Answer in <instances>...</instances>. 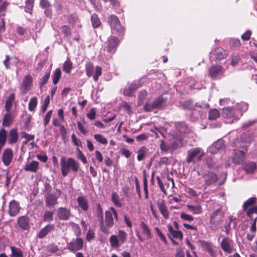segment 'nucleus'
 <instances>
[{
  "instance_id": "5",
  "label": "nucleus",
  "mask_w": 257,
  "mask_h": 257,
  "mask_svg": "<svg viewBox=\"0 0 257 257\" xmlns=\"http://www.w3.org/2000/svg\"><path fill=\"white\" fill-rule=\"evenodd\" d=\"M114 224L112 212L110 211H106L105 212V224L104 223L103 217H102V223L99 221V225L102 231L104 233H109V228H111Z\"/></svg>"
},
{
  "instance_id": "56",
  "label": "nucleus",
  "mask_w": 257,
  "mask_h": 257,
  "mask_svg": "<svg viewBox=\"0 0 257 257\" xmlns=\"http://www.w3.org/2000/svg\"><path fill=\"white\" fill-rule=\"evenodd\" d=\"M52 112H53L52 110H50L47 112L46 116L44 119V125L45 126H46L49 123L51 118L52 115Z\"/></svg>"
},
{
  "instance_id": "46",
  "label": "nucleus",
  "mask_w": 257,
  "mask_h": 257,
  "mask_svg": "<svg viewBox=\"0 0 257 257\" xmlns=\"http://www.w3.org/2000/svg\"><path fill=\"white\" fill-rule=\"evenodd\" d=\"M53 219V213L50 211H45L43 216V220L45 222H50Z\"/></svg>"
},
{
  "instance_id": "30",
  "label": "nucleus",
  "mask_w": 257,
  "mask_h": 257,
  "mask_svg": "<svg viewBox=\"0 0 257 257\" xmlns=\"http://www.w3.org/2000/svg\"><path fill=\"white\" fill-rule=\"evenodd\" d=\"M140 228L143 234L147 236V238L149 239L152 237L151 231L148 226L144 221L141 222Z\"/></svg>"
},
{
  "instance_id": "17",
  "label": "nucleus",
  "mask_w": 257,
  "mask_h": 257,
  "mask_svg": "<svg viewBox=\"0 0 257 257\" xmlns=\"http://www.w3.org/2000/svg\"><path fill=\"white\" fill-rule=\"evenodd\" d=\"M20 207L19 203L13 200L9 203V214L11 216H16L20 210Z\"/></svg>"
},
{
  "instance_id": "12",
  "label": "nucleus",
  "mask_w": 257,
  "mask_h": 257,
  "mask_svg": "<svg viewBox=\"0 0 257 257\" xmlns=\"http://www.w3.org/2000/svg\"><path fill=\"white\" fill-rule=\"evenodd\" d=\"M220 247L223 251L227 253H231L234 250L232 240L228 237H224L220 242Z\"/></svg>"
},
{
  "instance_id": "10",
  "label": "nucleus",
  "mask_w": 257,
  "mask_h": 257,
  "mask_svg": "<svg viewBox=\"0 0 257 257\" xmlns=\"http://www.w3.org/2000/svg\"><path fill=\"white\" fill-rule=\"evenodd\" d=\"M61 195V191L57 189L56 193H47L45 196L46 206L48 207L54 206L58 203L57 200Z\"/></svg>"
},
{
  "instance_id": "47",
  "label": "nucleus",
  "mask_w": 257,
  "mask_h": 257,
  "mask_svg": "<svg viewBox=\"0 0 257 257\" xmlns=\"http://www.w3.org/2000/svg\"><path fill=\"white\" fill-rule=\"evenodd\" d=\"M256 198L255 197H251L244 202L243 204V210H246L247 208L255 203Z\"/></svg>"
},
{
  "instance_id": "27",
  "label": "nucleus",
  "mask_w": 257,
  "mask_h": 257,
  "mask_svg": "<svg viewBox=\"0 0 257 257\" xmlns=\"http://www.w3.org/2000/svg\"><path fill=\"white\" fill-rule=\"evenodd\" d=\"M256 169V163L253 162H249L244 166V170L247 174L252 173Z\"/></svg>"
},
{
  "instance_id": "55",
  "label": "nucleus",
  "mask_w": 257,
  "mask_h": 257,
  "mask_svg": "<svg viewBox=\"0 0 257 257\" xmlns=\"http://www.w3.org/2000/svg\"><path fill=\"white\" fill-rule=\"evenodd\" d=\"M230 45L231 48L236 49L241 45L240 41L238 39H233L230 41Z\"/></svg>"
},
{
  "instance_id": "16",
  "label": "nucleus",
  "mask_w": 257,
  "mask_h": 257,
  "mask_svg": "<svg viewBox=\"0 0 257 257\" xmlns=\"http://www.w3.org/2000/svg\"><path fill=\"white\" fill-rule=\"evenodd\" d=\"M234 155L232 157V162L236 165H238L241 163L245 156V154L242 151L239 150H234Z\"/></svg>"
},
{
  "instance_id": "45",
  "label": "nucleus",
  "mask_w": 257,
  "mask_h": 257,
  "mask_svg": "<svg viewBox=\"0 0 257 257\" xmlns=\"http://www.w3.org/2000/svg\"><path fill=\"white\" fill-rule=\"evenodd\" d=\"M118 195L116 192H113L111 194V201L113 204L117 207H120L122 206L121 203L119 201Z\"/></svg>"
},
{
  "instance_id": "52",
  "label": "nucleus",
  "mask_w": 257,
  "mask_h": 257,
  "mask_svg": "<svg viewBox=\"0 0 257 257\" xmlns=\"http://www.w3.org/2000/svg\"><path fill=\"white\" fill-rule=\"evenodd\" d=\"M147 95V92L146 90H141L139 92L138 94V99L139 103L141 105L143 103V101L146 98Z\"/></svg>"
},
{
  "instance_id": "40",
  "label": "nucleus",
  "mask_w": 257,
  "mask_h": 257,
  "mask_svg": "<svg viewBox=\"0 0 257 257\" xmlns=\"http://www.w3.org/2000/svg\"><path fill=\"white\" fill-rule=\"evenodd\" d=\"M78 205L83 210H87L88 209L87 202L85 198L83 197H79L77 198Z\"/></svg>"
},
{
  "instance_id": "59",
  "label": "nucleus",
  "mask_w": 257,
  "mask_h": 257,
  "mask_svg": "<svg viewBox=\"0 0 257 257\" xmlns=\"http://www.w3.org/2000/svg\"><path fill=\"white\" fill-rule=\"evenodd\" d=\"M78 19L76 15L71 14L68 16V21L69 24L71 25H74L78 21Z\"/></svg>"
},
{
  "instance_id": "50",
  "label": "nucleus",
  "mask_w": 257,
  "mask_h": 257,
  "mask_svg": "<svg viewBox=\"0 0 257 257\" xmlns=\"http://www.w3.org/2000/svg\"><path fill=\"white\" fill-rule=\"evenodd\" d=\"M146 148L145 147H142L138 151L137 159L138 161H141L144 158L146 154Z\"/></svg>"
},
{
  "instance_id": "24",
  "label": "nucleus",
  "mask_w": 257,
  "mask_h": 257,
  "mask_svg": "<svg viewBox=\"0 0 257 257\" xmlns=\"http://www.w3.org/2000/svg\"><path fill=\"white\" fill-rule=\"evenodd\" d=\"M18 140V134L16 128H13L9 132L8 143L9 144L16 143Z\"/></svg>"
},
{
  "instance_id": "41",
  "label": "nucleus",
  "mask_w": 257,
  "mask_h": 257,
  "mask_svg": "<svg viewBox=\"0 0 257 257\" xmlns=\"http://www.w3.org/2000/svg\"><path fill=\"white\" fill-rule=\"evenodd\" d=\"M176 129L181 133H186L187 131L188 127L187 125L182 122H178L175 123Z\"/></svg>"
},
{
  "instance_id": "38",
  "label": "nucleus",
  "mask_w": 257,
  "mask_h": 257,
  "mask_svg": "<svg viewBox=\"0 0 257 257\" xmlns=\"http://www.w3.org/2000/svg\"><path fill=\"white\" fill-rule=\"evenodd\" d=\"M34 2L35 0H26V5L25 7V11L26 13H28L31 15L32 14Z\"/></svg>"
},
{
  "instance_id": "23",
  "label": "nucleus",
  "mask_w": 257,
  "mask_h": 257,
  "mask_svg": "<svg viewBox=\"0 0 257 257\" xmlns=\"http://www.w3.org/2000/svg\"><path fill=\"white\" fill-rule=\"evenodd\" d=\"M18 223L22 229L25 230L29 229V219L27 216H23L19 217L18 220Z\"/></svg>"
},
{
  "instance_id": "18",
  "label": "nucleus",
  "mask_w": 257,
  "mask_h": 257,
  "mask_svg": "<svg viewBox=\"0 0 257 257\" xmlns=\"http://www.w3.org/2000/svg\"><path fill=\"white\" fill-rule=\"evenodd\" d=\"M13 157V151L11 149H6L3 153L2 160L4 164L8 166L11 162Z\"/></svg>"
},
{
  "instance_id": "14",
  "label": "nucleus",
  "mask_w": 257,
  "mask_h": 257,
  "mask_svg": "<svg viewBox=\"0 0 257 257\" xmlns=\"http://www.w3.org/2000/svg\"><path fill=\"white\" fill-rule=\"evenodd\" d=\"M119 43V40L116 36H110L107 40V51L110 53H114Z\"/></svg>"
},
{
  "instance_id": "21",
  "label": "nucleus",
  "mask_w": 257,
  "mask_h": 257,
  "mask_svg": "<svg viewBox=\"0 0 257 257\" xmlns=\"http://www.w3.org/2000/svg\"><path fill=\"white\" fill-rule=\"evenodd\" d=\"M54 229V225L53 224L47 225L45 227L41 229L37 235V237L39 238H43L49 233L53 231Z\"/></svg>"
},
{
  "instance_id": "22",
  "label": "nucleus",
  "mask_w": 257,
  "mask_h": 257,
  "mask_svg": "<svg viewBox=\"0 0 257 257\" xmlns=\"http://www.w3.org/2000/svg\"><path fill=\"white\" fill-rule=\"evenodd\" d=\"M141 86L139 84L132 83L127 88L123 90V94L125 96H131L133 93Z\"/></svg>"
},
{
  "instance_id": "60",
  "label": "nucleus",
  "mask_w": 257,
  "mask_h": 257,
  "mask_svg": "<svg viewBox=\"0 0 257 257\" xmlns=\"http://www.w3.org/2000/svg\"><path fill=\"white\" fill-rule=\"evenodd\" d=\"M240 58L239 55L236 54L232 55L231 57V65L233 66L237 65L240 61Z\"/></svg>"
},
{
  "instance_id": "20",
  "label": "nucleus",
  "mask_w": 257,
  "mask_h": 257,
  "mask_svg": "<svg viewBox=\"0 0 257 257\" xmlns=\"http://www.w3.org/2000/svg\"><path fill=\"white\" fill-rule=\"evenodd\" d=\"M158 206L159 209L165 219L169 217V212L166 205L165 200L163 199L159 200L158 202Z\"/></svg>"
},
{
  "instance_id": "44",
  "label": "nucleus",
  "mask_w": 257,
  "mask_h": 257,
  "mask_svg": "<svg viewBox=\"0 0 257 257\" xmlns=\"http://www.w3.org/2000/svg\"><path fill=\"white\" fill-rule=\"evenodd\" d=\"M94 138L97 142L102 145H106L108 143L107 139L101 134H95Z\"/></svg>"
},
{
  "instance_id": "2",
  "label": "nucleus",
  "mask_w": 257,
  "mask_h": 257,
  "mask_svg": "<svg viewBox=\"0 0 257 257\" xmlns=\"http://www.w3.org/2000/svg\"><path fill=\"white\" fill-rule=\"evenodd\" d=\"M205 155L204 151L200 148H194L187 152L186 161L188 164L193 163L196 164L200 162Z\"/></svg>"
},
{
  "instance_id": "29",
  "label": "nucleus",
  "mask_w": 257,
  "mask_h": 257,
  "mask_svg": "<svg viewBox=\"0 0 257 257\" xmlns=\"http://www.w3.org/2000/svg\"><path fill=\"white\" fill-rule=\"evenodd\" d=\"M170 234L176 238H179L180 240L183 238V234L181 231L175 230L171 225L168 226Z\"/></svg>"
},
{
  "instance_id": "33",
  "label": "nucleus",
  "mask_w": 257,
  "mask_h": 257,
  "mask_svg": "<svg viewBox=\"0 0 257 257\" xmlns=\"http://www.w3.org/2000/svg\"><path fill=\"white\" fill-rule=\"evenodd\" d=\"M62 75L61 70L60 68H57L52 75L53 83L56 85L59 81Z\"/></svg>"
},
{
  "instance_id": "49",
  "label": "nucleus",
  "mask_w": 257,
  "mask_h": 257,
  "mask_svg": "<svg viewBox=\"0 0 257 257\" xmlns=\"http://www.w3.org/2000/svg\"><path fill=\"white\" fill-rule=\"evenodd\" d=\"M50 96L47 95L44 100L43 105L41 107V110L43 113L46 112L50 103Z\"/></svg>"
},
{
  "instance_id": "25",
  "label": "nucleus",
  "mask_w": 257,
  "mask_h": 257,
  "mask_svg": "<svg viewBox=\"0 0 257 257\" xmlns=\"http://www.w3.org/2000/svg\"><path fill=\"white\" fill-rule=\"evenodd\" d=\"M235 109L234 108L227 106L222 109V116L227 118H230L234 116Z\"/></svg>"
},
{
  "instance_id": "19",
  "label": "nucleus",
  "mask_w": 257,
  "mask_h": 257,
  "mask_svg": "<svg viewBox=\"0 0 257 257\" xmlns=\"http://www.w3.org/2000/svg\"><path fill=\"white\" fill-rule=\"evenodd\" d=\"M213 55L214 56L215 59L217 60H221L225 59L228 54L227 51L222 48L217 47L216 48L213 52Z\"/></svg>"
},
{
  "instance_id": "4",
  "label": "nucleus",
  "mask_w": 257,
  "mask_h": 257,
  "mask_svg": "<svg viewBox=\"0 0 257 257\" xmlns=\"http://www.w3.org/2000/svg\"><path fill=\"white\" fill-rule=\"evenodd\" d=\"M223 217V213L220 208L216 209L211 216L209 227L212 230H216L221 222Z\"/></svg>"
},
{
  "instance_id": "13",
  "label": "nucleus",
  "mask_w": 257,
  "mask_h": 257,
  "mask_svg": "<svg viewBox=\"0 0 257 257\" xmlns=\"http://www.w3.org/2000/svg\"><path fill=\"white\" fill-rule=\"evenodd\" d=\"M83 246V240L82 238L78 237L72 240L67 245V248L70 251L76 252L81 249Z\"/></svg>"
},
{
  "instance_id": "43",
  "label": "nucleus",
  "mask_w": 257,
  "mask_h": 257,
  "mask_svg": "<svg viewBox=\"0 0 257 257\" xmlns=\"http://www.w3.org/2000/svg\"><path fill=\"white\" fill-rule=\"evenodd\" d=\"M220 116V113L217 109H211L208 114V118L210 120H215Z\"/></svg>"
},
{
  "instance_id": "42",
  "label": "nucleus",
  "mask_w": 257,
  "mask_h": 257,
  "mask_svg": "<svg viewBox=\"0 0 257 257\" xmlns=\"http://www.w3.org/2000/svg\"><path fill=\"white\" fill-rule=\"evenodd\" d=\"M38 104V98L37 97H33L31 98L29 103L28 108L31 111H34Z\"/></svg>"
},
{
  "instance_id": "57",
  "label": "nucleus",
  "mask_w": 257,
  "mask_h": 257,
  "mask_svg": "<svg viewBox=\"0 0 257 257\" xmlns=\"http://www.w3.org/2000/svg\"><path fill=\"white\" fill-rule=\"evenodd\" d=\"M50 71H49L48 72L46 73L45 75L42 78L41 81L40 83V87L44 86L47 83L48 80L50 78Z\"/></svg>"
},
{
  "instance_id": "62",
  "label": "nucleus",
  "mask_w": 257,
  "mask_h": 257,
  "mask_svg": "<svg viewBox=\"0 0 257 257\" xmlns=\"http://www.w3.org/2000/svg\"><path fill=\"white\" fill-rule=\"evenodd\" d=\"M170 163V159L166 157H162L159 162V164L160 166L163 165H168Z\"/></svg>"
},
{
  "instance_id": "39",
  "label": "nucleus",
  "mask_w": 257,
  "mask_h": 257,
  "mask_svg": "<svg viewBox=\"0 0 257 257\" xmlns=\"http://www.w3.org/2000/svg\"><path fill=\"white\" fill-rule=\"evenodd\" d=\"M22 138L25 139V140L23 142V145H26L31 141H33L35 138L34 135H30L25 132H21Z\"/></svg>"
},
{
  "instance_id": "35",
  "label": "nucleus",
  "mask_w": 257,
  "mask_h": 257,
  "mask_svg": "<svg viewBox=\"0 0 257 257\" xmlns=\"http://www.w3.org/2000/svg\"><path fill=\"white\" fill-rule=\"evenodd\" d=\"M187 209L194 214H200L202 212V208L200 205H192L190 204L186 205Z\"/></svg>"
},
{
  "instance_id": "58",
  "label": "nucleus",
  "mask_w": 257,
  "mask_h": 257,
  "mask_svg": "<svg viewBox=\"0 0 257 257\" xmlns=\"http://www.w3.org/2000/svg\"><path fill=\"white\" fill-rule=\"evenodd\" d=\"M86 116L91 120L95 119L96 117L95 108H91L89 112L86 114Z\"/></svg>"
},
{
  "instance_id": "36",
  "label": "nucleus",
  "mask_w": 257,
  "mask_h": 257,
  "mask_svg": "<svg viewBox=\"0 0 257 257\" xmlns=\"http://www.w3.org/2000/svg\"><path fill=\"white\" fill-rule=\"evenodd\" d=\"M72 68L73 63L70 59L68 58L63 65V70L65 73L70 74Z\"/></svg>"
},
{
  "instance_id": "6",
  "label": "nucleus",
  "mask_w": 257,
  "mask_h": 257,
  "mask_svg": "<svg viewBox=\"0 0 257 257\" xmlns=\"http://www.w3.org/2000/svg\"><path fill=\"white\" fill-rule=\"evenodd\" d=\"M85 68L86 75L89 77L93 76L94 81L97 82L99 77L102 74V69L101 67L99 66H96L95 73L93 75L94 65L92 62H88L86 63Z\"/></svg>"
},
{
  "instance_id": "63",
  "label": "nucleus",
  "mask_w": 257,
  "mask_h": 257,
  "mask_svg": "<svg viewBox=\"0 0 257 257\" xmlns=\"http://www.w3.org/2000/svg\"><path fill=\"white\" fill-rule=\"evenodd\" d=\"M72 141L74 145L76 147L81 146V142L80 140L77 139L76 136L74 134L71 136Z\"/></svg>"
},
{
  "instance_id": "7",
  "label": "nucleus",
  "mask_w": 257,
  "mask_h": 257,
  "mask_svg": "<svg viewBox=\"0 0 257 257\" xmlns=\"http://www.w3.org/2000/svg\"><path fill=\"white\" fill-rule=\"evenodd\" d=\"M108 22L111 29L115 31L120 35H123L124 33V28L121 26L118 17L112 15L108 17Z\"/></svg>"
},
{
  "instance_id": "54",
  "label": "nucleus",
  "mask_w": 257,
  "mask_h": 257,
  "mask_svg": "<svg viewBox=\"0 0 257 257\" xmlns=\"http://www.w3.org/2000/svg\"><path fill=\"white\" fill-rule=\"evenodd\" d=\"M62 33L66 37H69L71 35V30L70 27L64 25L62 27Z\"/></svg>"
},
{
  "instance_id": "51",
  "label": "nucleus",
  "mask_w": 257,
  "mask_h": 257,
  "mask_svg": "<svg viewBox=\"0 0 257 257\" xmlns=\"http://www.w3.org/2000/svg\"><path fill=\"white\" fill-rule=\"evenodd\" d=\"M77 159L82 161L83 164H86L87 163V161L86 157L83 154L82 152L78 148L77 149Z\"/></svg>"
},
{
  "instance_id": "3",
  "label": "nucleus",
  "mask_w": 257,
  "mask_h": 257,
  "mask_svg": "<svg viewBox=\"0 0 257 257\" xmlns=\"http://www.w3.org/2000/svg\"><path fill=\"white\" fill-rule=\"evenodd\" d=\"M126 233L119 230L117 235H112L110 236L109 241L110 246L113 248H117L120 244L124 243L126 240Z\"/></svg>"
},
{
  "instance_id": "15",
  "label": "nucleus",
  "mask_w": 257,
  "mask_h": 257,
  "mask_svg": "<svg viewBox=\"0 0 257 257\" xmlns=\"http://www.w3.org/2000/svg\"><path fill=\"white\" fill-rule=\"evenodd\" d=\"M57 216L60 220H67L71 216V211L66 207H59L56 211Z\"/></svg>"
},
{
  "instance_id": "53",
  "label": "nucleus",
  "mask_w": 257,
  "mask_h": 257,
  "mask_svg": "<svg viewBox=\"0 0 257 257\" xmlns=\"http://www.w3.org/2000/svg\"><path fill=\"white\" fill-rule=\"evenodd\" d=\"M70 224L75 234L77 236H80L81 234V230L79 225L74 222H70Z\"/></svg>"
},
{
  "instance_id": "11",
  "label": "nucleus",
  "mask_w": 257,
  "mask_h": 257,
  "mask_svg": "<svg viewBox=\"0 0 257 257\" xmlns=\"http://www.w3.org/2000/svg\"><path fill=\"white\" fill-rule=\"evenodd\" d=\"M209 75L213 80L220 78L224 73L223 67L220 65H212L208 70Z\"/></svg>"
},
{
  "instance_id": "34",
  "label": "nucleus",
  "mask_w": 257,
  "mask_h": 257,
  "mask_svg": "<svg viewBox=\"0 0 257 257\" xmlns=\"http://www.w3.org/2000/svg\"><path fill=\"white\" fill-rule=\"evenodd\" d=\"M91 22L93 28L95 29L99 27L101 25V21L98 15L96 14H93L91 16Z\"/></svg>"
},
{
  "instance_id": "31",
  "label": "nucleus",
  "mask_w": 257,
  "mask_h": 257,
  "mask_svg": "<svg viewBox=\"0 0 257 257\" xmlns=\"http://www.w3.org/2000/svg\"><path fill=\"white\" fill-rule=\"evenodd\" d=\"M11 250V257H23L24 254L21 249L14 246L10 247Z\"/></svg>"
},
{
  "instance_id": "9",
  "label": "nucleus",
  "mask_w": 257,
  "mask_h": 257,
  "mask_svg": "<svg viewBox=\"0 0 257 257\" xmlns=\"http://www.w3.org/2000/svg\"><path fill=\"white\" fill-rule=\"evenodd\" d=\"M33 77L30 74H27L24 77L20 88L22 94H26L31 89L33 86Z\"/></svg>"
},
{
  "instance_id": "32",
  "label": "nucleus",
  "mask_w": 257,
  "mask_h": 257,
  "mask_svg": "<svg viewBox=\"0 0 257 257\" xmlns=\"http://www.w3.org/2000/svg\"><path fill=\"white\" fill-rule=\"evenodd\" d=\"M38 165V162L33 161L30 163L27 164L25 167V169L26 171L36 172L37 170Z\"/></svg>"
},
{
  "instance_id": "61",
  "label": "nucleus",
  "mask_w": 257,
  "mask_h": 257,
  "mask_svg": "<svg viewBox=\"0 0 257 257\" xmlns=\"http://www.w3.org/2000/svg\"><path fill=\"white\" fill-rule=\"evenodd\" d=\"M251 34L250 30H247L241 36V38L244 41H248L250 38Z\"/></svg>"
},
{
  "instance_id": "64",
  "label": "nucleus",
  "mask_w": 257,
  "mask_h": 257,
  "mask_svg": "<svg viewBox=\"0 0 257 257\" xmlns=\"http://www.w3.org/2000/svg\"><path fill=\"white\" fill-rule=\"evenodd\" d=\"M77 125L78 130L81 133H82L84 135H86L87 134L88 131L85 128L84 126L80 121H78L77 122Z\"/></svg>"
},
{
  "instance_id": "26",
  "label": "nucleus",
  "mask_w": 257,
  "mask_h": 257,
  "mask_svg": "<svg viewBox=\"0 0 257 257\" xmlns=\"http://www.w3.org/2000/svg\"><path fill=\"white\" fill-rule=\"evenodd\" d=\"M15 99V95L14 93H11L9 95L8 98L5 102V108L7 112L10 111L12 109L13 103Z\"/></svg>"
},
{
  "instance_id": "8",
  "label": "nucleus",
  "mask_w": 257,
  "mask_h": 257,
  "mask_svg": "<svg viewBox=\"0 0 257 257\" xmlns=\"http://www.w3.org/2000/svg\"><path fill=\"white\" fill-rule=\"evenodd\" d=\"M166 99L161 95L158 97L152 103H147L144 106V109L146 112H150L154 109H159L161 108Z\"/></svg>"
},
{
  "instance_id": "1",
  "label": "nucleus",
  "mask_w": 257,
  "mask_h": 257,
  "mask_svg": "<svg viewBox=\"0 0 257 257\" xmlns=\"http://www.w3.org/2000/svg\"><path fill=\"white\" fill-rule=\"evenodd\" d=\"M60 165L62 174L64 177L66 176L70 170L77 172L79 168V163L71 157L66 159L65 156L61 157Z\"/></svg>"
},
{
  "instance_id": "28",
  "label": "nucleus",
  "mask_w": 257,
  "mask_h": 257,
  "mask_svg": "<svg viewBox=\"0 0 257 257\" xmlns=\"http://www.w3.org/2000/svg\"><path fill=\"white\" fill-rule=\"evenodd\" d=\"M13 117L11 112H8L5 114L3 119V125L9 126L13 121Z\"/></svg>"
},
{
  "instance_id": "48",
  "label": "nucleus",
  "mask_w": 257,
  "mask_h": 257,
  "mask_svg": "<svg viewBox=\"0 0 257 257\" xmlns=\"http://www.w3.org/2000/svg\"><path fill=\"white\" fill-rule=\"evenodd\" d=\"M7 140V132L4 128L0 130V145H5Z\"/></svg>"
},
{
  "instance_id": "37",
  "label": "nucleus",
  "mask_w": 257,
  "mask_h": 257,
  "mask_svg": "<svg viewBox=\"0 0 257 257\" xmlns=\"http://www.w3.org/2000/svg\"><path fill=\"white\" fill-rule=\"evenodd\" d=\"M181 106L185 109L192 110L195 108V105L193 103V101L188 99L184 101L182 103Z\"/></svg>"
}]
</instances>
